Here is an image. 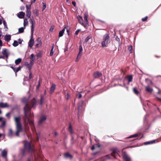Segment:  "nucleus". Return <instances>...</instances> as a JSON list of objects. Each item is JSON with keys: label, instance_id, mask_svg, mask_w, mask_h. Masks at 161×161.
I'll list each match as a JSON object with an SVG mask.
<instances>
[{"label": "nucleus", "instance_id": "obj_1", "mask_svg": "<svg viewBox=\"0 0 161 161\" xmlns=\"http://www.w3.org/2000/svg\"><path fill=\"white\" fill-rule=\"evenodd\" d=\"M14 120L16 125V135L17 136H19V133L22 131L21 124L20 121L19 117H15Z\"/></svg>", "mask_w": 161, "mask_h": 161}, {"label": "nucleus", "instance_id": "obj_2", "mask_svg": "<svg viewBox=\"0 0 161 161\" xmlns=\"http://www.w3.org/2000/svg\"><path fill=\"white\" fill-rule=\"evenodd\" d=\"M65 29L66 30L67 34L69 35V28L68 27H65L62 30L60 31L59 34V37H61L63 36V34L64 33V31H65Z\"/></svg>", "mask_w": 161, "mask_h": 161}, {"label": "nucleus", "instance_id": "obj_3", "mask_svg": "<svg viewBox=\"0 0 161 161\" xmlns=\"http://www.w3.org/2000/svg\"><path fill=\"white\" fill-rule=\"evenodd\" d=\"M25 148L26 150L29 151L31 148L30 143L29 142H25L24 144Z\"/></svg>", "mask_w": 161, "mask_h": 161}, {"label": "nucleus", "instance_id": "obj_4", "mask_svg": "<svg viewBox=\"0 0 161 161\" xmlns=\"http://www.w3.org/2000/svg\"><path fill=\"white\" fill-rule=\"evenodd\" d=\"M82 51L83 49L82 46L81 45H80L79 47V53L77 56V57L76 59V61H77V60L79 59V58H80V57L82 54Z\"/></svg>", "mask_w": 161, "mask_h": 161}, {"label": "nucleus", "instance_id": "obj_5", "mask_svg": "<svg viewBox=\"0 0 161 161\" xmlns=\"http://www.w3.org/2000/svg\"><path fill=\"white\" fill-rule=\"evenodd\" d=\"M34 62V59H33L32 60H31L30 63L28 64L27 63H25V64L27 66V67L30 69L31 68Z\"/></svg>", "mask_w": 161, "mask_h": 161}, {"label": "nucleus", "instance_id": "obj_6", "mask_svg": "<svg viewBox=\"0 0 161 161\" xmlns=\"http://www.w3.org/2000/svg\"><path fill=\"white\" fill-rule=\"evenodd\" d=\"M109 42L108 41H101V47H104L108 46Z\"/></svg>", "mask_w": 161, "mask_h": 161}, {"label": "nucleus", "instance_id": "obj_7", "mask_svg": "<svg viewBox=\"0 0 161 161\" xmlns=\"http://www.w3.org/2000/svg\"><path fill=\"white\" fill-rule=\"evenodd\" d=\"M25 13L23 12H20L17 14V16L20 19H23L24 18Z\"/></svg>", "mask_w": 161, "mask_h": 161}, {"label": "nucleus", "instance_id": "obj_8", "mask_svg": "<svg viewBox=\"0 0 161 161\" xmlns=\"http://www.w3.org/2000/svg\"><path fill=\"white\" fill-rule=\"evenodd\" d=\"M30 22H31V23L32 25L31 33H32V34L33 33L34 31V27L35 25V20L31 19V21H30Z\"/></svg>", "mask_w": 161, "mask_h": 161}, {"label": "nucleus", "instance_id": "obj_9", "mask_svg": "<svg viewBox=\"0 0 161 161\" xmlns=\"http://www.w3.org/2000/svg\"><path fill=\"white\" fill-rule=\"evenodd\" d=\"M2 156L3 158H6L7 154V151L6 149H4L1 152Z\"/></svg>", "mask_w": 161, "mask_h": 161}, {"label": "nucleus", "instance_id": "obj_10", "mask_svg": "<svg viewBox=\"0 0 161 161\" xmlns=\"http://www.w3.org/2000/svg\"><path fill=\"white\" fill-rule=\"evenodd\" d=\"M123 158L125 161H130V159L125 153H123Z\"/></svg>", "mask_w": 161, "mask_h": 161}, {"label": "nucleus", "instance_id": "obj_11", "mask_svg": "<svg viewBox=\"0 0 161 161\" xmlns=\"http://www.w3.org/2000/svg\"><path fill=\"white\" fill-rule=\"evenodd\" d=\"M78 19L80 23L84 27H85L86 25H85L84 24V23H83V19H82V18L81 16H79L78 17Z\"/></svg>", "mask_w": 161, "mask_h": 161}, {"label": "nucleus", "instance_id": "obj_12", "mask_svg": "<svg viewBox=\"0 0 161 161\" xmlns=\"http://www.w3.org/2000/svg\"><path fill=\"white\" fill-rule=\"evenodd\" d=\"M2 53L6 57H8V50L7 49H3L2 52Z\"/></svg>", "mask_w": 161, "mask_h": 161}, {"label": "nucleus", "instance_id": "obj_13", "mask_svg": "<svg viewBox=\"0 0 161 161\" xmlns=\"http://www.w3.org/2000/svg\"><path fill=\"white\" fill-rule=\"evenodd\" d=\"M102 74L99 72H96L94 73V76L95 78H97L102 75Z\"/></svg>", "mask_w": 161, "mask_h": 161}, {"label": "nucleus", "instance_id": "obj_14", "mask_svg": "<svg viewBox=\"0 0 161 161\" xmlns=\"http://www.w3.org/2000/svg\"><path fill=\"white\" fill-rule=\"evenodd\" d=\"M46 119V117L45 116H42L39 120V123H42Z\"/></svg>", "mask_w": 161, "mask_h": 161}, {"label": "nucleus", "instance_id": "obj_15", "mask_svg": "<svg viewBox=\"0 0 161 161\" xmlns=\"http://www.w3.org/2000/svg\"><path fill=\"white\" fill-rule=\"evenodd\" d=\"M36 42L35 43V46L36 47H38L40 46L41 45L42 43L40 41H36Z\"/></svg>", "mask_w": 161, "mask_h": 161}, {"label": "nucleus", "instance_id": "obj_16", "mask_svg": "<svg viewBox=\"0 0 161 161\" xmlns=\"http://www.w3.org/2000/svg\"><path fill=\"white\" fill-rule=\"evenodd\" d=\"M8 105L7 103H0V107L2 108H5L8 107Z\"/></svg>", "mask_w": 161, "mask_h": 161}, {"label": "nucleus", "instance_id": "obj_17", "mask_svg": "<svg viewBox=\"0 0 161 161\" xmlns=\"http://www.w3.org/2000/svg\"><path fill=\"white\" fill-rule=\"evenodd\" d=\"M88 17V14L87 13H85L84 14V19L85 20L86 22V23H87L88 22L87 18Z\"/></svg>", "mask_w": 161, "mask_h": 161}, {"label": "nucleus", "instance_id": "obj_18", "mask_svg": "<svg viewBox=\"0 0 161 161\" xmlns=\"http://www.w3.org/2000/svg\"><path fill=\"white\" fill-rule=\"evenodd\" d=\"M56 88V86L54 84H53L51 86L50 89V91L51 93L53 92L55 90Z\"/></svg>", "mask_w": 161, "mask_h": 161}, {"label": "nucleus", "instance_id": "obj_19", "mask_svg": "<svg viewBox=\"0 0 161 161\" xmlns=\"http://www.w3.org/2000/svg\"><path fill=\"white\" fill-rule=\"evenodd\" d=\"M28 20L26 19H25L24 20L23 25L25 27L28 25Z\"/></svg>", "mask_w": 161, "mask_h": 161}, {"label": "nucleus", "instance_id": "obj_20", "mask_svg": "<svg viewBox=\"0 0 161 161\" xmlns=\"http://www.w3.org/2000/svg\"><path fill=\"white\" fill-rule=\"evenodd\" d=\"M26 15L29 18H30L31 16V11L27 10L26 12Z\"/></svg>", "mask_w": 161, "mask_h": 161}, {"label": "nucleus", "instance_id": "obj_21", "mask_svg": "<svg viewBox=\"0 0 161 161\" xmlns=\"http://www.w3.org/2000/svg\"><path fill=\"white\" fill-rule=\"evenodd\" d=\"M146 90L149 92H151L153 91V89L149 87L148 86L146 87Z\"/></svg>", "mask_w": 161, "mask_h": 161}, {"label": "nucleus", "instance_id": "obj_22", "mask_svg": "<svg viewBox=\"0 0 161 161\" xmlns=\"http://www.w3.org/2000/svg\"><path fill=\"white\" fill-rule=\"evenodd\" d=\"M21 61V59L20 58H18L15 60V63L16 64H18L20 63Z\"/></svg>", "mask_w": 161, "mask_h": 161}, {"label": "nucleus", "instance_id": "obj_23", "mask_svg": "<svg viewBox=\"0 0 161 161\" xmlns=\"http://www.w3.org/2000/svg\"><path fill=\"white\" fill-rule=\"evenodd\" d=\"M35 42H34V41H30L29 43V46L31 47L33 44H35Z\"/></svg>", "mask_w": 161, "mask_h": 161}, {"label": "nucleus", "instance_id": "obj_24", "mask_svg": "<svg viewBox=\"0 0 161 161\" xmlns=\"http://www.w3.org/2000/svg\"><path fill=\"white\" fill-rule=\"evenodd\" d=\"M5 39L6 40H8L11 39V36L10 35H6L5 36Z\"/></svg>", "mask_w": 161, "mask_h": 161}, {"label": "nucleus", "instance_id": "obj_25", "mask_svg": "<svg viewBox=\"0 0 161 161\" xmlns=\"http://www.w3.org/2000/svg\"><path fill=\"white\" fill-rule=\"evenodd\" d=\"M13 135V131L11 129H10L9 130V132L8 134V135L9 136H12Z\"/></svg>", "mask_w": 161, "mask_h": 161}, {"label": "nucleus", "instance_id": "obj_26", "mask_svg": "<svg viewBox=\"0 0 161 161\" xmlns=\"http://www.w3.org/2000/svg\"><path fill=\"white\" fill-rule=\"evenodd\" d=\"M24 28L22 27L19 28V33H21L23 32L24 31Z\"/></svg>", "mask_w": 161, "mask_h": 161}, {"label": "nucleus", "instance_id": "obj_27", "mask_svg": "<svg viewBox=\"0 0 161 161\" xmlns=\"http://www.w3.org/2000/svg\"><path fill=\"white\" fill-rule=\"evenodd\" d=\"M155 142V140H153V141H151L146 142L145 143V145H147V144H152L153 143H154Z\"/></svg>", "mask_w": 161, "mask_h": 161}, {"label": "nucleus", "instance_id": "obj_28", "mask_svg": "<svg viewBox=\"0 0 161 161\" xmlns=\"http://www.w3.org/2000/svg\"><path fill=\"white\" fill-rule=\"evenodd\" d=\"M64 157L65 158L70 157L71 158L72 157L71 155L68 153H66L64 154Z\"/></svg>", "mask_w": 161, "mask_h": 161}, {"label": "nucleus", "instance_id": "obj_29", "mask_svg": "<svg viewBox=\"0 0 161 161\" xmlns=\"http://www.w3.org/2000/svg\"><path fill=\"white\" fill-rule=\"evenodd\" d=\"M54 47L53 46H52V48L51 49L50 53V56H52L54 52H53V49Z\"/></svg>", "mask_w": 161, "mask_h": 161}, {"label": "nucleus", "instance_id": "obj_30", "mask_svg": "<svg viewBox=\"0 0 161 161\" xmlns=\"http://www.w3.org/2000/svg\"><path fill=\"white\" fill-rule=\"evenodd\" d=\"M3 25L5 27V30L6 31H7L8 28L7 26L6 23V22L5 21H4L3 22Z\"/></svg>", "mask_w": 161, "mask_h": 161}, {"label": "nucleus", "instance_id": "obj_31", "mask_svg": "<svg viewBox=\"0 0 161 161\" xmlns=\"http://www.w3.org/2000/svg\"><path fill=\"white\" fill-rule=\"evenodd\" d=\"M103 39L105 40H107L109 39V37L108 36V35L106 34L104 35V38Z\"/></svg>", "mask_w": 161, "mask_h": 161}, {"label": "nucleus", "instance_id": "obj_32", "mask_svg": "<svg viewBox=\"0 0 161 161\" xmlns=\"http://www.w3.org/2000/svg\"><path fill=\"white\" fill-rule=\"evenodd\" d=\"M132 76L131 75H129L128 76V79L129 82H130L132 81Z\"/></svg>", "mask_w": 161, "mask_h": 161}, {"label": "nucleus", "instance_id": "obj_33", "mask_svg": "<svg viewBox=\"0 0 161 161\" xmlns=\"http://www.w3.org/2000/svg\"><path fill=\"white\" fill-rule=\"evenodd\" d=\"M18 45V42L17 41H14V43H13V45L14 47H16Z\"/></svg>", "mask_w": 161, "mask_h": 161}, {"label": "nucleus", "instance_id": "obj_34", "mask_svg": "<svg viewBox=\"0 0 161 161\" xmlns=\"http://www.w3.org/2000/svg\"><path fill=\"white\" fill-rule=\"evenodd\" d=\"M128 49L130 51V53H132V46H130L128 47Z\"/></svg>", "mask_w": 161, "mask_h": 161}, {"label": "nucleus", "instance_id": "obj_35", "mask_svg": "<svg viewBox=\"0 0 161 161\" xmlns=\"http://www.w3.org/2000/svg\"><path fill=\"white\" fill-rule=\"evenodd\" d=\"M30 58L31 59V60H32L33 59H34V61H35V57L34 54H31Z\"/></svg>", "mask_w": 161, "mask_h": 161}, {"label": "nucleus", "instance_id": "obj_36", "mask_svg": "<svg viewBox=\"0 0 161 161\" xmlns=\"http://www.w3.org/2000/svg\"><path fill=\"white\" fill-rule=\"evenodd\" d=\"M26 8L27 9V10L31 11L30 9H31V6L30 5V6H28L27 5H26Z\"/></svg>", "mask_w": 161, "mask_h": 161}, {"label": "nucleus", "instance_id": "obj_37", "mask_svg": "<svg viewBox=\"0 0 161 161\" xmlns=\"http://www.w3.org/2000/svg\"><path fill=\"white\" fill-rule=\"evenodd\" d=\"M36 56L38 58H40L42 57V54L41 53H39L37 54Z\"/></svg>", "mask_w": 161, "mask_h": 161}, {"label": "nucleus", "instance_id": "obj_38", "mask_svg": "<svg viewBox=\"0 0 161 161\" xmlns=\"http://www.w3.org/2000/svg\"><path fill=\"white\" fill-rule=\"evenodd\" d=\"M93 39L92 38V37L91 36H89L87 37L86 38V40H88L89 39L92 40Z\"/></svg>", "mask_w": 161, "mask_h": 161}, {"label": "nucleus", "instance_id": "obj_39", "mask_svg": "<svg viewBox=\"0 0 161 161\" xmlns=\"http://www.w3.org/2000/svg\"><path fill=\"white\" fill-rule=\"evenodd\" d=\"M134 92L136 94H137L138 93L137 90L135 88H133Z\"/></svg>", "mask_w": 161, "mask_h": 161}, {"label": "nucleus", "instance_id": "obj_40", "mask_svg": "<svg viewBox=\"0 0 161 161\" xmlns=\"http://www.w3.org/2000/svg\"><path fill=\"white\" fill-rule=\"evenodd\" d=\"M21 69V67H18L16 69V70H15V69H14V70L16 72H18L19 70Z\"/></svg>", "mask_w": 161, "mask_h": 161}, {"label": "nucleus", "instance_id": "obj_41", "mask_svg": "<svg viewBox=\"0 0 161 161\" xmlns=\"http://www.w3.org/2000/svg\"><path fill=\"white\" fill-rule=\"evenodd\" d=\"M69 130L70 132L72 133V127L70 125H69Z\"/></svg>", "mask_w": 161, "mask_h": 161}, {"label": "nucleus", "instance_id": "obj_42", "mask_svg": "<svg viewBox=\"0 0 161 161\" xmlns=\"http://www.w3.org/2000/svg\"><path fill=\"white\" fill-rule=\"evenodd\" d=\"M54 26H51V27H50V31L52 32L53 31V29H54Z\"/></svg>", "mask_w": 161, "mask_h": 161}, {"label": "nucleus", "instance_id": "obj_43", "mask_svg": "<svg viewBox=\"0 0 161 161\" xmlns=\"http://www.w3.org/2000/svg\"><path fill=\"white\" fill-rule=\"evenodd\" d=\"M82 92H81L80 93H79L77 95L78 96V97L79 98H80L81 97H82V95L81 94V93Z\"/></svg>", "mask_w": 161, "mask_h": 161}, {"label": "nucleus", "instance_id": "obj_44", "mask_svg": "<svg viewBox=\"0 0 161 161\" xmlns=\"http://www.w3.org/2000/svg\"><path fill=\"white\" fill-rule=\"evenodd\" d=\"M138 135L137 134H135V135H131V136H130V137H129V138H132V137H136Z\"/></svg>", "mask_w": 161, "mask_h": 161}, {"label": "nucleus", "instance_id": "obj_45", "mask_svg": "<svg viewBox=\"0 0 161 161\" xmlns=\"http://www.w3.org/2000/svg\"><path fill=\"white\" fill-rule=\"evenodd\" d=\"M80 31V29L78 30L75 31V34L76 35H77L78 34L79 32Z\"/></svg>", "mask_w": 161, "mask_h": 161}, {"label": "nucleus", "instance_id": "obj_46", "mask_svg": "<svg viewBox=\"0 0 161 161\" xmlns=\"http://www.w3.org/2000/svg\"><path fill=\"white\" fill-rule=\"evenodd\" d=\"M43 3V4H44V5L43 7L42 10H44L46 8V5L44 3Z\"/></svg>", "mask_w": 161, "mask_h": 161}, {"label": "nucleus", "instance_id": "obj_47", "mask_svg": "<svg viewBox=\"0 0 161 161\" xmlns=\"http://www.w3.org/2000/svg\"><path fill=\"white\" fill-rule=\"evenodd\" d=\"M36 103V101L35 99H34L32 101V103H33V104H35Z\"/></svg>", "mask_w": 161, "mask_h": 161}, {"label": "nucleus", "instance_id": "obj_48", "mask_svg": "<svg viewBox=\"0 0 161 161\" xmlns=\"http://www.w3.org/2000/svg\"><path fill=\"white\" fill-rule=\"evenodd\" d=\"M147 17H145L144 18H142V20L143 21H145L147 19Z\"/></svg>", "mask_w": 161, "mask_h": 161}, {"label": "nucleus", "instance_id": "obj_49", "mask_svg": "<svg viewBox=\"0 0 161 161\" xmlns=\"http://www.w3.org/2000/svg\"><path fill=\"white\" fill-rule=\"evenodd\" d=\"M26 120H27L28 121V122L30 124H31L32 123V122H30V120L28 118H27V119H26V120L25 121H26Z\"/></svg>", "mask_w": 161, "mask_h": 161}, {"label": "nucleus", "instance_id": "obj_50", "mask_svg": "<svg viewBox=\"0 0 161 161\" xmlns=\"http://www.w3.org/2000/svg\"><path fill=\"white\" fill-rule=\"evenodd\" d=\"M29 78L30 79H31L32 78V74L31 73H30V76Z\"/></svg>", "mask_w": 161, "mask_h": 161}, {"label": "nucleus", "instance_id": "obj_51", "mask_svg": "<svg viewBox=\"0 0 161 161\" xmlns=\"http://www.w3.org/2000/svg\"><path fill=\"white\" fill-rule=\"evenodd\" d=\"M6 116L9 118L10 117V114L9 113H7L6 114Z\"/></svg>", "mask_w": 161, "mask_h": 161}, {"label": "nucleus", "instance_id": "obj_52", "mask_svg": "<svg viewBox=\"0 0 161 161\" xmlns=\"http://www.w3.org/2000/svg\"><path fill=\"white\" fill-rule=\"evenodd\" d=\"M72 3L74 5V6H76L75 3L74 2V1L72 2Z\"/></svg>", "mask_w": 161, "mask_h": 161}, {"label": "nucleus", "instance_id": "obj_53", "mask_svg": "<svg viewBox=\"0 0 161 161\" xmlns=\"http://www.w3.org/2000/svg\"><path fill=\"white\" fill-rule=\"evenodd\" d=\"M28 108V107L27 106H26L25 107V113H26V108ZM25 114H26V113H25Z\"/></svg>", "mask_w": 161, "mask_h": 161}, {"label": "nucleus", "instance_id": "obj_54", "mask_svg": "<svg viewBox=\"0 0 161 161\" xmlns=\"http://www.w3.org/2000/svg\"><path fill=\"white\" fill-rule=\"evenodd\" d=\"M95 149V147L94 146H92V147L91 148V149L92 150H93Z\"/></svg>", "mask_w": 161, "mask_h": 161}, {"label": "nucleus", "instance_id": "obj_55", "mask_svg": "<svg viewBox=\"0 0 161 161\" xmlns=\"http://www.w3.org/2000/svg\"><path fill=\"white\" fill-rule=\"evenodd\" d=\"M36 0H34L33 1H31V3L32 4V3H35L36 2Z\"/></svg>", "mask_w": 161, "mask_h": 161}, {"label": "nucleus", "instance_id": "obj_56", "mask_svg": "<svg viewBox=\"0 0 161 161\" xmlns=\"http://www.w3.org/2000/svg\"><path fill=\"white\" fill-rule=\"evenodd\" d=\"M2 45V41H0V46L1 47Z\"/></svg>", "mask_w": 161, "mask_h": 161}, {"label": "nucleus", "instance_id": "obj_57", "mask_svg": "<svg viewBox=\"0 0 161 161\" xmlns=\"http://www.w3.org/2000/svg\"><path fill=\"white\" fill-rule=\"evenodd\" d=\"M2 23V20H0V25Z\"/></svg>", "mask_w": 161, "mask_h": 161}, {"label": "nucleus", "instance_id": "obj_58", "mask_svg": "<svg viewBox=\"0 0 161 161\" xmlns=\"http://www.w3.org/2000/svg\"><path fill=\"white\" fill-rule=\"evenodd\" d=\"M5 124V121H3V125H4Z\"/></svg>", "mask_w": 161, "mask_h": 161}, {"label": "nucleus", "instance_id": "obj_59", "mask_svg": "<svg viewBox=\"0 0 161 161\" xmlns=\"http://www.w3.org/2000/svg\"><path fill=\"white\" fill-rule=\"evenodd\" d=\"M0 58H4V57H3V56H0Z\"/></svg>", "mask_w": 161, "mask_h": 161}, {"label": "nucleus", "instance_id": "obj_60", "mask_svg": "<svg viewBox=\"0 0 161 161\" xmlns=\"http://www.w3.org/2000/svg\"><path fill=\"white\" fill-rule=\"evenodd\" d=\"M2 117H0V121L2 120Z\"/></svg>", "mask_w": 161, "mask_h": 161}, {"label": "nucleus", "instance_id": "obj_61", "mask_svg": "<svg viewBox=\"0 0 161 161\" xmlns=\"http://www.w3.org/2000/svg\"><path fill=\"white\" fill-rule=\"evenodd\" d=\"M41 103H42V98L41 99Z\"/></svg>", "mask_w": 161, "mask_h": 161}, {"label": "nucleus", "instance_id": "obj_62", "mask_svg": "<svg viewBox=\"0 0 161 161\" xmlns=\"http://www.w3.org/2000/svg\"><path fill=\"white\" fill-rule=\"evenodd\" d=\"M21 41H20V42H19V43L21 44Z\"/></svg>", "mask_w": 161, "mask_h": 161}, {"label": "nucleus", "instance_id": "obj_63", "mask_svg": "<svg viewBox=\"0 0 161 161\" xmlns=\"http://www.w3.org/2000/svg\"><path fill=\"white\" fill-rule=\"evenodd\" d=\"M67 2H69V0H67Z\"/></svg>", "mask_w": 161, "mask_h": 161}, {"label": "nucleus", "instance_id": "obj_64", "mask_svg": "<svg viewBox=\"0 0 161 161\" xmlns=\"http://www.w3.org/2000/svg\"><path fill=\"white\" fill-rule=\"evenodd\" d=\"M1 113V111L0 110V114Z\"/></svg>", "mask_w": 161, "mask_h": 161}]
</instances>
